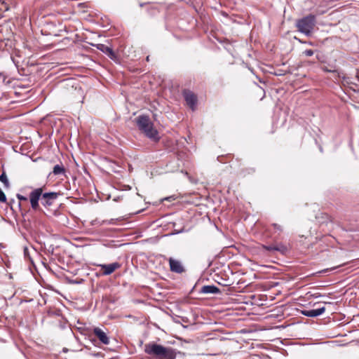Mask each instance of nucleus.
<instances>
[{"label": "nucleus", "mask_w": 359, "mask_h": 359, "mask_svg": "<svg viewBox=\"0 0 359 359\" xmlns=\"http://www.w3.org/2000/svg\"><path fill=\"white\" fill-rule=\"evenodd\" d=\"M325 311V308L323 306L316 309L304 310L302 311V313L307 317H316L323 313Z\"/></svg>", "instance_id": "nucleus-11"}, {"label": "nucleus", "mask_w": 359, "mask_h": 359, "mask_svg": "<svg viewBox=\"0 0 359 359\" xmlns=\"http://www.w3.org/2000/svg\"><path fill=\"white\" fill-rule=\"evenodd\" d=\"M201 292L204 294H217L219 292V289L213 285H204L201 288Z\"/></svg>", "instance_id": "nucleus-12"}, {"label": "nucleus", "mask_w": 359, "mask_h": 359, "mask_svg": "<svg viewBox=\"0 0 359 359\" xmlns=\"http://www.w3.org/2000/svg\"><path fill=\"white\" fill-rule=\"evenodd\" d=\"M147 60L149 61V56L147 57Z\"/></svg>", "instance_id": "nucleus-22"}, {"label": "nucleus", "mask_w": 359, "mask_h": 359, "mask_svg": "<svg viewBox=\"0 0 359 359\" xmlns=\"http://www.w3.org/2000/svg\"><path fill=\"white\" fill-rule=\"evenodd\" d=\"M24 255L25 257H27L31 262H32V259L31 257L29 249L27 247L24 248Z\"/></svg>", "instance_id": "nucleus-16"}, {"label": "nucleus", "mask_w": 359, "mask_h": 359, "mask_svg": "<svg viewBox=\"0 0 359 359\" xmlns=\"http://www.w3.org/2000/svg\"><path fill=\"white\" fill-rule=\"evenodd\" d=\"M0 181L4 184L5 187H6V188L9 187L8 180L7 176L5 172H3L0 175Z\"/></svg>", "instance_id": "nucleus-15"}, {"label": "nucleus", "mask_w": 359, "mask_h": 359, "mask_svg": "<svg viewBox=\"0 0 359 359\" xmlns=\"http://www.w3.org/2000/svg\"><path fill=\"white\" fill-rule=\"evenodd\" d=\"M274 227L279 229V230H282V228L280 227V226L276 224H273Z\"/></svg>", "instance_id": "nucleus-20"}, {"label": "nucleus", "mask_w": 359, "mask_h": 359, "mask_svg": "<svg viewBox=\"0 0 359 359\" xmlns=\"http://www.w3.org/2000/svg\"><path fill=\"white\" fill-rule=\"evenodd\" d=\"M137 126L148 138L153 140H158L159 135L156 129L154 127V123L150 118L147 115H140L136 118Z\"/></svg>", "instance_id": "nucleus-1"}, {"label": "nucleus", "mask_w": 359, "mask_h": 359, "mask_svg": "<svg viewBox=\"0 0 359 359\" xmlns=\"http://www.w3.org/2000/svg\"><path fill=\"white\" fill-rule=\"evenodd\" d=\"M106 222L105 221H102V223H100V224H103V223H105Z\"/></svg>", "instance_id": "nucleus-23"}, {"label": "nucleus", "mask_w": 359, "mask_h": 359, "mask_svg": "<svg viewBox=\"0 0 359 359\" xmlns=\"http://www.w3.org/2000/svg\"><path fill=\"white\" fill-rule=\"evenodd\" d=\"M100 266L104 269L103 275L108 276L119 268L120 264L118 262H114L109 264H101Z\"/></svg>", "instance_id": "nucleus-10"}, {"label": "nucleus", "mask_w": 359, "mask_h": 359, "mask_svg": "<svg viewBox=\"0 0 359 359\" xmlns=\"http://www.w3.org/2000/svg\"><path fill=\"white\" fill-rule=\"evenodd\" d=\"M42 195V189L38 188L32 191L29 194L32 208L36 209L39 206V200Z\"/></svg>", "instance_id": "nucleus-4"}, {"label": "nucleus", "mask_w": 359, "mask_h": 359, "mask_svg": "<svg viewBox=\"0 0 359 359\" xmlns=\"http://www.w3.org/2000/svg\"><path fill=\"white\" fill-rule=\"evenodd\" d=\"M58 194L56 192L45 193L42 195V203L45 206H50L57 199Z\"/></svg>", "instance_id": "nucleus-5"}, {"label": "nucleus", "mask_w": 359, "mask_h": 359, "mask_svg": "<svg viewBox=\"0 0 359 359\" xmlns=\"http://www.w3.org/2000/svg\"><path fill=\"white\" fill-rule=\"evenodd\" d=\"M93 46L96 47L98 50L102 53L107 54L111 59L115 58V54L112 48L102 43L91 44Z\"/></svg>", "instance_id": "nucleus-8"}, {"label": "nucleus", "mask_w": 359, "mask_h": 359, "mask_svg": "<svg viewBox=\"0 0 359 359\" xmlns=\"http://www.w3.org/2000/svg\"><path fill=\"white\" fill-rule=\"evenodd\" d=\"M274 227L279 229V230H282V228L280 227V226L276 224H273Z\"/></svg>", "instance_id": "nucleus-21"}, {"label": "nucleus", "mask_w": 359, "mask_h": 359, "mask_svg": "<svg viewBox=\"0 0 359 359\" xmlns=\"http://www.w3.org/2000/svg\"><path fill=\"white\" fill-rule=\"evenodd\" d=\"M6 196L4 192L0 188V202H6Z\"/></svg>", "instance_id": "nucleus-17"}, {"label": "nucleus", "mask_w": 359, "mask_h": 359, "mask_svg": "<svg viewBox=\"0 0 359 359\" xmlns=\"http://www.w3.org/2000/svg\"><path fill=\"white\" fill-rule=\"evenodd\" d=\"M145 351L149 355H154L159 359H175L177 355L175 349L156 344L146 345Z\"/></svg>", "instance_id": "nucleus-2"}, {"label": "nucleus", "mask_w": 359, "mask_h": 359, "mask_svg": "<svg viewBox=\"0 0 359 359\" xmlns=\"http://www.w3.org/2000/svg\"><path fill=\"white\" fill-rule=\"evenodd\" d=\"M17 198H18L19 200H20V201H27V197L23 196L20 195V194H18V195H17Z\"/></svg>", "instance_id": "nucleus-19"}, {"label": "nucleus", "mask_w": 359, "mask_h": 359, "mask_svg": "<svg viewBox=\"0 0 359 359\" xmlns=\"http://www.w3.org/2000/svg\"><path fill=\"white\" fill-rule=\"evenodd\" d=\"M316 24V17L309 15L297 20L296 26L298 30L306 36L311 35Z\"/></svg>", "instance_id": "nucleus-3"}, {"label": "nucleus", "mask_w": 359, "mask_h": 359, "mask_svg": "<svg viewBox=\"0 0 359 359\" xmlns=\"http://www.w3.org/2000/svg\"><path fill=\"white\" fill-rule=\"evenodd\" d=\"M304 54L306 56L310 57V56H312L313 55V51L312 50H311V49L306 50L305 51H304Z\"/></svg>", "instance_id": "nucleus-18"}, {"label": "nucleus", "mask_w": 359, "mask_h": 359, "mask_svg": "<svg viewBox=\"0 0 359 359\" xmlns=\"http://www.w3.org/2000/svg\"><path fill=\"white\" fill-rule=\"evenodd\" d=\"M65 172V170L62 165L57 164L53 167V172L54 175L64 174Z\"/></svg>", "instance_id": "nucleus-14"}, {"label": "nucleus", "mask_w": 359, "mask_h": 359, "mask_svg": "<svg viewBox=\"0 0 359 359\" xmlns=\"http://www.w3.org/2000/svg\"><path fill=\"white\" fill-rule=\"evenodd\" d=\"M263 248L269 252H273L276 251H280L283 252L285 250V248L283 245H263Z\"/></svg>", "instance_id": "nucleus-13"}, {"label": "nucleus", "mask_w": 359, "mask_h": 359, "mask_svg": "<svg viewBox=\"0 0 359 359\" xmlns=\"http://www.w3.org/2000/svg\"><path fill=\"white\" fill-rule=\"evenodd\" d=\"M170 271L175 273H181L184 269L180 261L170 257L169 259Z\"/></svg>", "instance_id": "nucleus-6"}, {"label": "nucleus", "mask_w": 359, "mask_h": 359, "mask_svg": "<svg viewBox=\"0 0 359 359\" xmlns=\"http://www.w3.org/2000/svg\"><path fill=\"white\" fill-rule=\"evenodd\" d=\"M184 99L187 103V104L189 106V107L194 110L196 104V95L191 91H184Z\"/></svg>", "instance_id": "nucleus-7"}, {"label": "nucleus", "mask_w": 359, "mask_h": 359, "mask_svg": "<svg viewBox=\"0 0 359 359\" xmlns=\"http://www.w3.org/2000/svg\"><path fill=\"white\" fill-rule=\"evenodd\" d=\"M94 334L97 336L99 340L104 344L107 345L109 344V339L106 332L99 327L93 329Z\"/></svg>", "instance_id": "nucleus-9"}]
</instances>
